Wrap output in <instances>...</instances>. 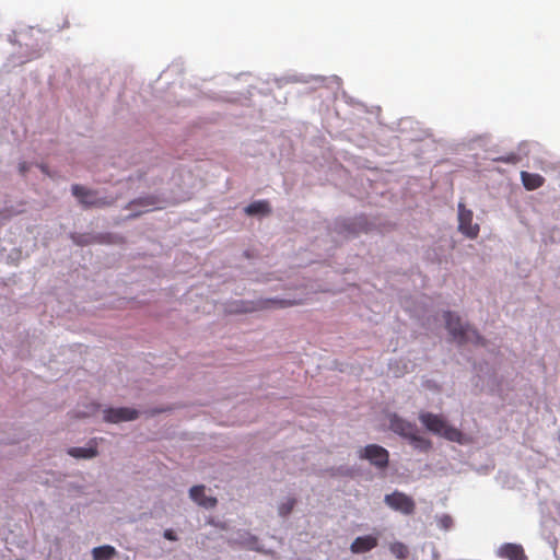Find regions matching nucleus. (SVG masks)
<instances>
[{"instance_id": "f257e3e1", "label": "nucleus", "mask_w": 560, "mask_h": 560, "mask_svg": "<svg viewBox=\"0 0 560 560\" xmlns=\"http://www.w3.org/2000/svg\"><path fill=\"white\" fill-rule=\"evenodd\" d=\"M419 420L429 432L450 442H456L460 445H466L472 441L470 436L466 435L457 428L451 425L442 415L421 411L419 413Z\"/></svg>"}, {"instance_id": "f03ea898", "label": "nucleus", "mask_w": 560, "mask_h": 560, "mask_svg": "<svg viewBox=\"0 0 560 560\" xmlns=\"http://www.w3.org/2000/svg\"><path fill=\"white\" fill-rule=\"evenodd\" d=\"M389 428L397 434L409 440L410 444L420 452H428L431 448V442L419 434L416 424L394 415L389 419Z\"/></svg>"}, {"instance_id": "7ed1b4c3", "label": "nucleus", "mask_w": 560, "mask_h": 560, "mask_svg": "<svg viewBox=\"0 0 560 560\" xmlns=\"http://www.w3.org/2000/svg\"><path fill=\"white\" fill-rule=\"evenodd\" d=\"M444 318L446 322L447 330L453 336L454 340H456L458 343H477L481 340V337L478 335L477 330L471 328L469 325H464L459 316L453 314L452 312H446L444 314Z\"/></svg>"}, {"instance_id": "20e7f679", "label": "nucleus", "mask_w": 560, "mask_h": 560, "mask_svg": "<svg viewBox=\"0 0 560 560\" xmlns=\"http://www.w3.org/2000/svg\"><path fill=\"white\" fill-rule=\"evenodd\" d=\"M72 194L84 207L102 208L114 203L113 199L108 200L107 198H101L97 196L96 191L88 189L78 184L72 186Z\"/></svg>"}, {"instance_id": "39448f33", "label": "nucleus", "mask_w": 560, "mask_h": 560, "mask_svg": "<svg viewBox=\"0 0 560 560\" xmlns=\"http://www.w3.org/2000/svg\"><path fill=\"white\" fill-rule=\"evenodd\" d=\"M472 211L466 209L463 203L458 205V230L468 238H476L479 234V225L472 223Z\"/></svg>"}, {"instance_id": "423d86ee", "label": "nucleus", "mask_w": 560, "mask_h": 560, "mask_svg": "<svg viewBox=\"0 0 560 560\" xmlns=\"http://www.w3.org/2000/svg\"><path fill=\"white\" fill-rule=\"evenodd\" d=\"M384 501L390 509L402 514L410 515L415 512L416 505L413 500L402 492L394 491L390 494H386Z\"/></svg>"}, {"instance_id": "0eeeda50", "label": "nucleus", "mask_w": 560, "mask_h": 560, "mask_svg": "<svg viewBox=\"0 0 560 560\" xmlns=\"http://www.w3.org/2000/svg\"><path fill=\"white\" fill-rule=\"evenodd\" d=\"M139 417L138 410L128 407L108 408L104 410V420L110 423L132 421Z\"/></svg>"}, {"instance_id": "6e6552de", "label": "nucleus", "mask_w": 560, "mask_h": 560, "mask_svg": "<svg viewBox=\"0 0 560 560\" xmlns=\"http://www.w3.org/2000/svg\"><path fill=\"white\" fill-rule=\"evenodd\" d=\"M189 497L195 503L205 509H213L218 503L217 498L206 494V487L203 485L191 487Z\"/></svg>"}, {"instance_id": "1a4fd4ad", "label": "nucleus", "mask_w": 560, "mask_h": 560, "mask_svg": "<svg viewBox=\"0 0 560 560\" xmlns=\"http://www.w3.org/2000/svg\"><path fill=\"white\" fill-rule=\"evenodd\" d=\"M377 537L372 535L357 537L351 546L350 550L352 553H364L377 546Z\"/></svg>"}, {"instance_id": "9d476101", "label": "nucleus", "mask_w": 560, "mask_h": 560, "mask_svg": "<svg viewBox=\"0 0 560 560\" xmlns=\"http://www.w3.org/2000/svg\"><path fill=\"white\" fill-rule=\"evenodd\" d=\"M499 556L509 560H527L521 545L505 544L500 548Z\"/></svg>"}, {"instance_id": "9b49d317", "label": "nucleus", "mask_w": 560, "mask_h": 560, "mask_svg": "<svg viewBox=\"0 0 560 560\" xmlns=\"http://www.w3.org/2000/svg\"><path fill=\"white\" fill-rule=\"evenodd\" d=\"M521 178L524 187L527 190H535L541 187L545 183V178L541 175L536 173H528L525 171L521 173Z\"/></svg>"}, {"instance_id": "f8f14e48", "label": "nucleus", "mask_w": 560, "mask_h": 560, "mask_svg": "<svg viewBox=\"0 0 560 560\" xmlns=\"http://www.w3.org/2000/svg\"><path fill=\"white\" fill-rule=\"evenodd\" d=\"M245 212L248 215L268 214L270 213V207L266 200L254 201L245 208Z\"/></svg>"}, {"instance_id": "ddd939ff", "label": "nucleus", "mask_w": 560, "mask_h": 560, "mask_svg": "<svg viewBox=\"0 0 560 560\" xmlns=\"http://www.w3.org/2000/svg\"><path fill=\"white\" fill-rule=\"evenodd\" d=\"M116 555V549L109 545L95 547L92 550L94 560H109Z\"/></svg>"}, {"instance_id": "4468645a", "label": "nucleus", "mask_w": 560, "mask_h": 560, "mask_svg": "<svg viewBox=\"0 0 560 560\" xmlns=\"http://www.w3.org/2000/svg\"><path fill=\"white\" fill-rule=\"evenodd\" d=\"M390 552L398 559H406L408 556V548L400 541L393 542L389 546Z\"/></svg>"}, {"instance_id": "2eb2a0df", "label": "nucleus", "mask_w": 560, "mask_h": 560, "mask_svg": "<svg viewBox=\"0 0 560 560\" xmlns=\"http://www.w3.org/2000/svg\"><path fill=\"white\" fill-rule=\"evenodd\" d=\"M295 499L294 498H288L284 502H282L280 505H279V514L281 516H287L291 513V511L293 510L294 505H295Z\"/></svg>"}, {"instance_id": "dca6fc26", "label": "nucleus", "mask_w": 560, "mask_h": 560, "mask_svg": "<svg viewBox=\"0 0 560 560\" xmlns=\"http://www.w3.org/2000/svg\"><path fill=\"white\" fill-rule=\"evenodd\" d=\"M158 202L155 197H144L139 198L130 202V207L132 206H141V207H153Z\"/></svg>"}, {"instance_id": "f3484780", "label": "nucleus", "mask_w": 560, "mask_h": 560, "mask_svg": "<svg viewBox=\"0 0 560 560\" xmlns=\"http://www.w3.org/2000/svg\"><path fill=\"white\" fill-rule=\"evenodd\" d=\"M363 455H388V452L382 446L372 444L365 447Z\"/></svg>"}, {"instance_id": "a211bd4d", "label": "nucleus", "mask_w": 560, "mask_h": 560, "mask_svg": "<svg viewBox=\"0 0 560 560\" xmlns=\"http://www.w3.org/2000/svg\"><path fill=\"white\" fill-rule=\"evenodd\" d=\"M268 302L271 303L272 305H275L276 307H281V308L298 305V304L302 303L301 301H291V300H270Z\"/></svg>"}, {"instance_id": "6ab92c4d", "label": "nucleus", "mask_w": 560, "mask_h": 560, "mask_svg": "<svg viewBox=\"0 0 560 560\" xmlns=\"http://www.w3.org/2000/svg\"><path fill=\"white\" fill-rule=\"evenodd\" d=\"M438 524L442 529L447 530L453 526V518L447 514H443L438 518Z\"/></svg>"}, {"instance_id": "aec40b11", "label": "nucleus", "mask_w": 560, "mask_h": 560, "mask_svg": "<svg viewBox=\"0 0 560 560\" xmlns=\"http://www.w3.org/2000/svg\"><path fill=\"white\" fill-rule=\"evenodd\" d=\"M493 160L499 161V162L509 163V164H516L520 162V156L516 153H510L505 156L495 158Z\"/></svg>"}, {"instance_id": "412c9836", "label": "nucleus", "mask_w": 560, "mask_h": 560, "mask_svg": "<svg viewBox=\"0 0 560 560\" xmlns=\"http://www.w3.org/2000/svg\"><path fill=\"white\" fill-rule=\"evenodd\" d=\"M69 455H90V456H93V455H97V451L90 447L88 450L85 448H72L71 451H69Z\"/></svg>"}, {"instance_id": "4be33fe9", "label": "nucleus", "mask_w": 560, "mask_h": 560, "mask_svg": "<svg viewBox=\"0 0 560 560\" xmlns=\"http://www.w3.org/2000/svg\"><path fill=\"white\" fill-rule=\"evenodd\" d=\"M371 460V464L375 465L378 468H385L388 465L389 457H365Z\"/></svg>"}, {"instance_id": "5701e85b", "label": "nucleus", "mask_w": 560, "mask_h": 560, "mask_svg": "<svg viewBox=\"0 0 560 560\" xmlns=\"http://www.w3.org/2000/svg\"><path fill=\"white\" fill-rule=\"evenodd\" d=\"M164 538L167 539V540H171V541L177 540V536L174 533V530H172V529H166L164 532Z\"/></svg>"}, {"instance_id": "b1692460", "label": "nucleus", "mask_w": 560, "mask_h": 560, "mask_svg": "<svg viewBox=\"0 0 560 560\" xmlns=\"http://www.w3.org/2000/svg\"><path fill=\"white\" fill-rule=\"evenodd\" d=\"M19 170H20V173L22 175H24L28 170V164L26 162L20 163Z\"/></svg>"}, {"instance_id": "393cba45", "label": "nucleus", "mask_w": 560, "mask_h": 560, "mask_svg": "<svg viewBox=\"0 0 560 560\" xmlns=\"http://www.w3.org/2000/svg\"><path fill=\"white\" fill-rule=\"evenodd\" d=\"M83 236L75 237L73 236V241L79 245H84L86 242L81 240Z\"/></svg>"}]
</instances>
